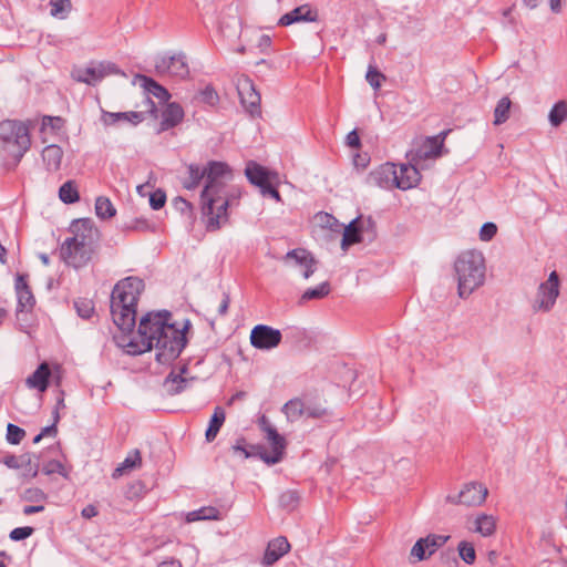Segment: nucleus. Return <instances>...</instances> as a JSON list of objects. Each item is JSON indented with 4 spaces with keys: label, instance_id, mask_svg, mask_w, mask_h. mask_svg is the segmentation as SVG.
Masks as SVG:
<instances>
[{
    "label": "nucleus",
    "instance_id": "f257e3e1",
    "mask_svg": "<svg viewBox=\"0 0 567 567\" xmlns=\"http://www.w3.org/2000/svg\"><path fill=\"white\" fill-rule=\"evenodd\" d=\"M143 290L144 282L137 277L124 278L114 286L111 293V315L122 332L121 336H115L116 343L132 355L155 349L157 362L168 364L185 348V332L189 322L177 326L166 310L148 312L140 320L137 336H128L136 323V306Z\"/></svg>",
    "mask_w": 567,
    "mask_h": 567
},
{
    "label": "nucleus",
    "instance_id": "f03ea898",
    "mask_svg": "<svg viewBox=\"0 0 567 567\" xmlns=\"http://www.w3.org/2000/svg\"><path fill=\"white\" fill-rule=\"evenodd\" d=\"M188 177L183 185L187 189H195L203 178L206 179L202 192L203 214L208 217L207 227L217 229L221 219L226 218L228 200L224 193V187L231 174L228 166L221 162H209L204 168L190 164L187 166Z\"/></svg>",
    "mask_w": 567,
    "mask_h": 567
},
{
    "label": "nucleus",
    "instance_id": "7ed1b4c3",
    "mask_svg": "<svg viewBox=\"0 0 567 567\" xmlns=\"http://www.w3.org/2000/svg\"><path fill=\"white\" fill-rule=\"evenodd\" d=\"M460 298L470 297L485 280V259L481 251H463L454 262Z\"/></svg>",
    "mask_w": 567,
    "mask_h": 567
},
{
    "label": "nucleus",
    "instance_id": "20e7f679",
    "mask_svg": "<svg viewBox=\"0 0 567 567\" xmlns=\"http://www.w3.org/2000/svg\"><path fill=\"white\" fill-rule=\"evenodd\" d=\"M7 151L18 164L31 146L28 126L18 121L0 123V146Z\"/></svg>",
    "mask_w": 567,
    "mask_h": 567
},
{
    "label": "nucleus",
    "instance_id": "39448f33",
    "mask_svg": "<svg viewBox=\"0 0 567 567\" xmlns=\"http://www.w3.org/2000/svg\"><path fill=\"white\" fill-rule=\"evenodd\" d=\"M449 131H443L435 136L425 137L413 150L408 153V158L414 164L423 167V162L435 159L443 153L444 141Z\"/></svg>",
    "mask_w": 567,
    "mask_h": 567
},
{
    "label": "nucleus",
    "instance_id": "423d86ee",
    "mask_svg": "<svg viewBox=\"0 0 567 567\" xmlns=\"http://www.w3.org/2000/svg\"><path fill=\"white\" fill-rule=\"evenodd\" d=\"M559 296V277L556 271H551L548 279L538 287L533 309L535 311L548 312L551 310Z\"/></svg>",
    "mask_w": 567,
    "mask_h": 567
},
{
    "label": "nucleus",
    "instance_id": "0eeeda50",
    "mask_svg": "<svg viewBox=\"0 0 567 567\" xmlns=\"http://www.w3.org/2000/svg\"><path fill=\"white\" fill-rule=\"evenodd\" d=\"M120 73L114 63L97 62L91 63L86 68H76L72 71L73 80L87 85H96L105 76Z\"/></svg>",
    "mask_w": 567,
    "mask_h": 567
},
{
    "label": "nucleus",
    "instance_id": "6e6552de",
    "mask_svg": "<svg viewBox=\"0 0 567 567\" xmlns=\"http://www.w3.org/2000/svg\"><path fill=\"white\" fill-rule=\"evenodd\" d=\"M154 66L158 75L185 79L189 74L186 56L183 53L158 55L155 59Z\"/></svg>",
    "mask_w": 567,
    "mask_h": 567
},
{
    "label": "nucleus",
    "instance_id": "1a4fd4ad",
    "mask_svg": "<svg viewBox=\"0 0 567 567\" xmlns=\"http://www.w3.org/2000/svg\"><path fill=\"white\" fill-rule=\"evenodd\" d=\"M284 264L293 269H298L305 279H309L310 276L317 269V260L310 251L305 248H296L288 251L284 258Z\"/></svg>",
    "mask_w": 567,
    "mask_h": 567
},
{
    "label": "nucleus",
    "instance_id": "9d476101",
    "mask_svg": "<svg viewBox=\"0 0 567 567\" xmlns=\"http://www.w3.org/2000/svg\"><path fill=\"white\" fill-rule=\"evenodd\" d=\"M236 89L240 99L241 105L250 115L260 113V94L256 91L252 81L241 74L236 78Z\"/></svg>",
    "mask_w": 567,
    "mask_h": 567
},
{
    "label": "nucleus",
    "instance_id": "9b49d317",
    "mask_svg": "<svg viewBox=\"0 0 567 567\" xmlns=\"http://www.w3.org/2000/svg\"><path fill=\"white\" fill-rule=\"evenodd\" d=\"M71 233L73 237L69 239L82 248L94 250L95 244L99 239V230L93 226L90 219H79L72 223Z\"/></svg>",
    "mask_w": 567,
    "mask_h": 567
},
{
    "label": "nucleus",
    "instance_id": "f8f14e48",
    "mask_svg": "<svg viewBox=\"0 0 567 567\" xmlns=\"http://www.w3.org/2000/svg\"><path fill=\"white\" fill-rule=\"evenodd\" d=\"M281 339L280 330L266 324H257L250 332V343L259 350H271L280 344Z\"/></svg>",
    "mask_w": 567,
    "mask_h": 567
},
{
    "label": "nucleus",
    "instance_id": "ddd939ff",
    "mask_svg": "<svg viewBox=\"0 0 567 567\" xmlns=\"http://www.w3.org/2000/svg\"><path fill=\"white\" fill-rule=\"evenodd\" d=\"M398 167L393 163H385L372 169L365 178L369 186L392 189L396 187Z\"/></svg>",
    "mask_w": 567,
    "mask_h": 567
},
{
    "label": "nucleus",
    "instance_id": "4468645a",
    "mask_svg": "<svg viewBox=\"0 0 567 567\" xmlns=\"http://www.w3.org/2000/svg\"><path fill=\"white\" fill-rule=\"evenodd\" d=\"M487 493V488L484 485L471 482L465 484L456 496L449 495L446 502L466 506H478L484 503Z\"/></svg>",
    "mask_w": 567,
    "mask_h": 567
},
{
    "label": "nucleus",
    "instance_id": "2eb2a0df",
    "mask_svg": "<svg viewBox=\"0 0 567 567\" xmlns=\"http://www.w3.org/2000/svg\"><path fill=\"white\" fill-rule=\"evenodd\" d=\"M245 175L250 184L259 188L260 194L271 184L279 182L278 173L269 171L256 162H248Z\"/></svg>",
    "mask_w": 567,
    "mask_h": 567
},
{
    "label": "nucleus",
    "instance_id": "dca6fc26",
    "mask_svg": "<svg viewBox=\"0 0 567 567\" xmlns=\"http://www.w3.org/2000/svg\"><path fill=\"white\" fill-rule=\"evenodd\" d=\"M92 252V250L82 248L80 245L71 241L68 238L64 240L60 248V256L63 261L74 268L86 265L91 259Z\"/></svg>",
    "mask_w": 567,
    "mask_h": 567
},
{
    "label": "nucleus",
    "instance_id": "f3484780",
    "mask_svg": "<svg viewBox=\"0 0 567 567\" xmlns=\"http://www.w3.org/2000/svg\"><path fill=\"white\" fill-rule=\"evenodd\" d=\"M266 439L271 445V452L261 451L258 447L259 457L267 464H277L282 460L284 451L286 449V440L280 435L275 427L267 429Z\"/></svg>",
    "mask_w": 567,
    "mask_h": 567
},
{
    "label": "nucleus",
    "instance_id": "a211bd4d",
    "mask_svg": "<svg viewBox=\"0 0 567 567\" xmlns=\"http://www.w3.org/2000/svg\"><path fill=\"white\" fill-rule=\"evenodd\" d=\"M365 224L368 228H373V223L371 221V219L363 221L359 217L351 220L344 227L341 240V248L343 250H347L350 246L362 241V233L365 229Z\"/></svg>",
    "mask_w": 567,
    "mask_h": 567
},
{
    "label": "nucleus",
    "instance_id": "6ab92c4d",
    "mask_svg": "<svg viewBox=\"0 0 567 567\" xmlns=\"http://www.w3.org/2000/svg\"><path fill=\"white\" fill-rule=\"evenodd\" d=\"M318 19V12L311 8L310 4H302L290 12L284 14L278 24L281 27H288L299 22H313Z\"/></svg>",
    "mask_w": 567,
    "mask_h": 567
},
{
    "label": "nucleus",
    "instance_id": "aec40b11",
    "mask_svg": "<svg viewBox=\"0 0 567 567\" xmlns=\"http://www.w3.org/2000/svg\"><path fill=\"white\" fill-rule=\"evenodd\" d=\"M420 167L419 164H414L411 161L409 164L400 165L398 168L396 188L406 190L415 187L421 181Z\"/></svg>",
    "mask_w": 567,
    "mask_h": 567
},
{
    "label": "nucleus",
    "instance_id": "412c9836",
    "mask_svg": "<svg viewBox=\"0 0 567 567\" xmlns=\"http://www.w3.org/2000/svg\"><path fill=\"white\" fill-rule=\"evenodd\" d=\"M193 380V377H188L187 368L183 367L178 373L173 371L166 377L164 389L169 395H176L187 389Z\"/></svg>",
    "mask_w": 567,
    "mask_h": 567
},
{
    "label": "nucleus",
    "instance_id": "4be33fe9",
    "mask_svg": "<svg viewBox=\"0 0 567 567\" xmlns=\"http://www.w3.org/2000/svg\"><path fill=\"white\" fill-rule=\"evenodd\" d=\"M290 549V544L288 543L286 537H277L268 543L266 548L262 564L265 566H270L279 560L284 555H286Z\"/></svg>",
    "mask_w": 567,
    "mask_h": 567
},
{
    "label": "nucleus",
    "instance_id": "5701e85b",
    "mask_svg": "<svg viewBox=\"0 0 567 567\" xmlns=\"http://www.w3.org/2000/svg\"><path fill=\"white\" fill-rule=\"evenodd\" d=\"M16 291L18 298V311L31 310L35 303V299L28 287L25 277L19 275L16 279Z\"/></svg>",
    "mask_w": 567,
    "mask_h": 567
},
{
    "label": "nucleus",
    "instance_id": "b1692460",
    "mask_svg": "<svg viewBox=\"0 0 567 567\" xmlns=\"http://www.w3.org/2000/svg\"><path fill=\"white\" fill-rule=\"evenodd\" d=\"M183 118H184L183 107L176 102L168 103L162 113V122H161L159 132H164V131L175 127L183 121Z\"/></svg>",
    "mask_w": 567,
    "mask_h": 567
},
{
    "label": "nucleus",
    "instance_id": "393cba45",
    "mask_svg": "<svg viewBox=\"0 0 567 567\" xmlns=\"http://www.w3.org/2000/svg\"><path fill=\"white\" fill-rule=\"evenodd\" d=\"M51 371L47 362L41 363L38 369L27 378L25 384L30 389L44 392L48 389Z\"/></svg>",
    "mask_w": 567,
    "mask_h": 567
},
{
    "label": "nucleus",
    "instance_id": "a878e982",
    "mask_svg": "<svg viewBox=\"0 0 567 567\" xmlns=\"http://www.w3.org/2000/svg\"><path fill=\"white\" fill-rule=\"evenodd\" d=\"M135 82L138 83L147 94L155 96L161 102H166L171 97L169 92L164 86L154 81L152 78H148L143 74H137L135 76Z\"/></svg>",
    "mask_w": 567,
    "mask_h": 567
},
{
    "label": "nucleus",
    "instance_id": "bb28decb",
    "mask_svg": "<svg viewBox=\"0 0 567 567\" xmlns=\"http://www.w3.org/2000/svg\"><path fill=\"white\" fill-rule=\"evenodd\" d=\"M144 114L142 112H103L102 121L105 125H114L121 121L131 123L132 125H137L138 123L143 122Z\"/></svg>",
    "mask_w": 567,
    "mask_h": 567
},
{
    "label": "nucleus",
    "instance_id": "cd10ccee",
    "mask_svg": "<svg viewBox=\"0 0 567 567\" xmlns=\"http://www.w3.org/2000/svg\"><path fill=\"white\" fill-rule=\"evenodd\" d=\"M63 150L55 144H51L44 147L42 151V158L48 171L56 172L62 162Z\"/></svg>",
    "mask_w": 567,
    "mask_h": 567
},
{
    "label": "nucleus",
    "instance_id": "c85d7f7f",
    "mask_svg": "<svg viewBox=\"0 0 567 567\" xmlns=\"http://www.w3.org/2000/svg\"><path fill=\"white\" fill-rule=\"evenodd\" d=\"M226 420V413L221 406H216L210 417L205 436L207 442H213Z\"/></svg>",
    "mask_w": 567,
    "mask_h": 567
},
{
    "label": "nucleus",
    "instance_id": "c756f323",
    "mask_svg": "<svg viewBox=\"0 0 567 567\" xmlns=\"http://www.w3.org/2000/svg\"><path fill=\"white\" fill-rule=\"evenodd\" d=\"M142 458L138 450H134L125 457V460L114 470L113 477H120L125 472L141 465Z\"/></svg>",
    "mask_w": 567,
    "mask_h": 567
},
{
    "label": "nucleus",
    "instance_id": "7c9ffc66",
    "mask_svg": "<svg viewBox=\"0 0 567 567\" xmlns=\"http://www.w3.org/2000/svg\"><path fill=\"white\" fill-rule=\"evenodd\" d=\"M567 120V101H558L549 111L548 121L553 127H558Z\"/></svg>",
    "mask_w": 567,
    "mask_h": 567
},
{
    "label": "nucleus",
    "instance_id": "2f4dec72",
    "mask_svg": "<svg viewBox=\"0 0 567 567\" xmlns=\"http://www.w3.org/2000/svg\"><path fill=\"white\" fill-rule=\"evenodd\" d=\"M282 412L290 422H295L305 416V402L300 399H292L284 405Z\"/></svg>",
    "mask_w": 567,
    "mask_h": 567
},
{
    "label": "nucleus",
    "instance_id": "473e14b6",
    "mask_svg": "<svg viewBox=\"0 0 567 567\" xmlns=\"http://www.w3.org/2000/svg\"><path fill=\"white\" fill-rule=\"evenodd\" d=\"M496 527L495 518L492 515L482 514L475 519V532L487 537L494 534Z\"/></svg>",
    "mask_w": 567,
    "mask_h": 567
},
{
    "label": "nucleus",
    "instance_id": "72a5a7b5",
    "mask_svg": "<svg viewBox=\"0 0 567 567\" xmlns=\"http://www.w3.org/2000/svg\"><path fill=\"white\" fill-rule=\"evenodd\" d=\"M511 105L512 102L507 96L502 97L497 102L494 110V125H501L509 118Z\"/></svg>",
    "mask_w": 567,
    "mask_h": 567
},
{
    "label": "nucleus",
    "instance_id": "f704fd0d",
    "mask_svg": "<svg viewBox=\"0 0 567 567\" xmlns=\"http://www.w3.org/2000/svg\"><path fill=\"white\" fill-rule=\"evenodd\" d=\"M95 213L99 218L109 219L115 216L116 209L107 197L100 196L95 200Z\"/></svg>",
    "mask_w": 567,
    "mask_h": 567
},
{
    "label": "nucleus",
    "instance_id": "c9c22d12",
    "mask_svg": "<svg viewBox=\"0 0 567 567\" xmlns=\"http://www.w3.org/2000/svg\"><path fill=\"white\" fill-rule=\"evenodd\" d=\"M59 197L65 204H73L80 199L76 185L73 181H68L61 185Z\"/></svg>",
    "mask_w": 567,
    "mask_h": 567
},
{
    "label": "nucleus",
    "instance_id": "e433bc0d",
    "mask_svg": "<svg viewBox=\"0 0 567 567\" xmlns=\"http://www.w3.org/2000/svg\"><path fill=\"white\" fill-rule=\"evenodd\" d=\"M449 538H450V536L435 535V534H430L426 537H424L423 538L424 547H425L427 556H431L440 547H442L449 540Z\"/></svg>",
    "mask_w": 567,
    "mask_h": 567
},
{
    "label": "nucleus",
    "instance_id": "4c0bfd02",
    "mask_svg": "<svg viewBox=\"0 0 567 567\" xmlns=\"http://www.w3.org/2000/svg\"><path fill=\"white\" fill-rule=\"evenodd\" d=\"M51 16L65 19L72 9L71 0H50Z\"/></svg>",
    "mask_w": 567,
    "mask_h": 567
},
{
    "label": "nucleus",
    "instance_id": "58836bf2",
    "mask_svg": "<svg viewBox=\"0 0 567 567\" xmlns=\"http://www.w3.org/2000/svg\"><path fill=\"white\" fill-rule=\"evenodd\" d=\"M220 519V513L216 507H202L188 514V520Z\"/></svg>",
    "mask_w": 567,
    "mask_h": 567
},
{
    "label": "nucleus",
    "instance_id": "ea45409f",
    "mask_svg": "<svg viewBox=\"0 0 567 567\" xmlns=\"http://www.w3.org/2000/svg\"><path fill=\"white\" fill-rule=\"evenodd\" d=\"M330 292V285L328 281L321 282L319 286L315 288L307 289L302 296V300H312V299H321L328 296Z\"/></svg>",
    "mask_w": 567,
    "mask_h": 567
},
{
    "label": "nucleus",
    "instance_id": "a19ab883",
    "mask_svg": "<svg viewBox=\"0 0 567 567\" xmlns=\"http://www.w3.org/2000/svg\"><path fill=\"white\" fill-rule=\"evenodd\" d=\"M125 228L127 230L144 233V231H153L155 229V226L148 219H146L144 217H140V218H134L131 221H128L125 225Z\"/></svg>",
    "mask_w": 567,
    "mask_h": 567
},
{
    "label": "nucleus",
    "instance_id": "79ce46f5",
    "mask_svg": "<svg viewBox=\"0 0 567 567\" xmlns=\"http://www.w3.org/2000/svg\"><path fill=\"white\" fill-rule=\"evenodd\" d=\"M460 557L466 563V564H473L476 558L475 548L474 546L468 542H461L457 546Z\"/></svg>",
    "mask_w": 567,
    "mask_h": 567
},
{
    "label": "nucleus",
    "instance_id": "37998d69",
    "mask_svg": "<svg viewBox=\"0 0 567 567\" xmlns=\"http://www.w3.org/2000/svg\"><path fill=\"white\" fill-rule=\"evenodd\" d=\"M365 80L374 90H378L381 87L382 81L385 80V76L380 71H378L374 65L370 64L368 66Z\"/></svg>",
    "mask_w": 567,
    "mask_h": 567
},
{
    "label": "nucleus",
    "instance_id": "c03bdc74",
    "mask_svg": "<svg viewBox=\"0 0 567 567\" xmlns=\"http://www.w3.org/2000/svg\"><path fill=\"white\" fill-rule=\"evenodd\" d=\"M78 315L83 319H89L94 312V306L91 300L81 299L74 302Z\"/></svg>",
    "mask_w": 567,
    "mask_h": 567
},
{
    "label": "nucleus",
    "instance_id": "a18cd8bd",
    "mask_svg": "<svg viewBox=\"0 0 567 567\" xmlns=\"http://www.w3.org/2000/svg\"><path fill=\"white\" fill-rule=\"evenodd\" d=\"M25 432L23 429L19 427L18 425H14L12 423H9L7 426V440L11 444H19L22 439L24 437Z\"/></svg>",
    "mask_w": 567,
    "mask_h": 567
},
{
    "label": "nucleus",
    "instance_id": "49530a36",
    "mask_svg": "<svg viewBox=\"0 0 567 567\" xmlns=\"http://www.w3.org/2000/svg\"><path fill=\"white\" fill-rule=\"evenodd\" d=\"M299 496L295 491H287L280 495V505L285 508L292 509L297 505Z\"/></svg>",
    "mask_w": 567,
    "mask_h": 567
},
{
    "label": "nucleus",
    "instance_id": "de8ad7c7",
    "mask_svg": "<svg viewBox=\"0 0 567 567\" xmlns=\"http://www.w3.org/2000/svg\"><path fill=\"white\" fill-rule=\"evenodd\" d=\"M42 471L47 475L54 474V473H58V474H60V475H62L64 477L68 475L63 464L60 461H56V460H52V461L47 462L43 465Z\"/></svg>",
    "mask_w": 567,
    "mask_h": 567
},
{
    "label": "nucleus",
    "instance_id": "09e8293b",
    "mask_svg": "<svg viewBox=\"0 0 567 567\" xmlns=\"http://www.w3.org/2000/svg\"><path fill=\"white\" fill-rule=\"evenodd\" d=\"M327 414V410L320 405L305 402V416L311 419H320Z\"/></svg>",
    "mask_w": 567,
    "mask_h": 567
},
{
    "label": "nucleus",
    "instance_id": "8fccbe9b",
    "mask_svg": "<svg viewBox=\"0 0 567 567\" xmlns=\"http://www.w3.org/2000/svg\"><path fill=\"white\" fill-rule=\"evenodd\" d=\"M166 203V195L163 190L157 189L150 195V205L153 209H161Z\"/></svg>",
    "mask_w": 567,
    "mask_h": 567
},
{
    "label": "nucleus",
    "instance_id": "3c124183",
    "mask_svg": "<svg viewBox=\"0 0 567 567\" xmlns=\"http://www.w3.org/2000/svg\"><path fill=\"white\" fill-rule=\"evenodd\" d=\"M497 233V226L494 223H485L480 230V239L489 241Z\"/></svg>",
    "mask_w": 567,
    "mask_h": 567
},
{
    "label": "nucleus",
    "instance_id": "603ef678",
    "mask_svg": "<svg viewBox=\"0 0 567 567\" xmlns=\"http://www.w3.org/2000/svg\"><path fill=\"white\" fill-rule=\"evenodd\" d=\"M33 533V528L25 526V527H17L10 532V539L14 542L23 540L28 537H30Z\"/></svg>",
    "mask_w": 567,
    "mask_h": 567
},
{
    "label": "nucleus",
    "instance_id": "864d4df0",
    "mask_svg": "<svg viewBox=\"0 0 567 567\" xmlns=\"http://www.w3.org/2000/svg\"><path fill=\"white\" fill-rule=\"evenodd\" d=\"M200 95H202L203 102H205L206 104L212 105V106L217 104V102L219 100L217 92L210 86L205 87L202 91Z\"/></svg>",
    "mask_w": 567,
    "mask_h": 567
},
{
    "label": "nucleus",
    "instance_id": "5fc2aeb1",
    "mask_svg": "<svg viewBox=\"0 0 567 567\" xmlns=\"http://www.w3.org/2000/svg\"><path fill=\"white\" fill-rule=\"evenodd\" d=\"M411 556L417 558V560H424L427 558V554L424 547L423 538H420L411 549Z\"/></svg>",
    "mask_w": 567,
    "mask_h": 567
},
{
    "label": "nucleus",
    "instance_id": "6e6d98bb",
    "mask_svg": "<svg viewBox=\"0 0 567 567\" xmlns=\"http://www.w3.org/2000/svg\"><path fill=\"white\" fill-rule=\"evenodd\" d=\"M28 458L27 456H14V455H8L4 457L3 463L9 468H21L23 467V461Z\"/></svg>",
    "mask_w": 567,
    "mask_h": 567
},
{
    "label": "nucleus",
    "instance_id": "4d7b16f0",
    "mask_svg": "<svg viewBox=\"0 0 567 567\" xmlns=\"http://www.w3.org/2000/svg\"><path fill=\"white\" fill-rule=\"evenodd\" d=\"M21 456H27L23 461V467H28V471L31 473L32 476H37L39 472V465L32 461L33 455L30 453L22 454Z\"/></svg>",
    "mask_w": 567,
    "mask_h": 567
},
{
    "label": "nucleus",
    "instance_id": "13d9d810",
    "mask_svg": "<svg viewBox=\"0 0 567 567\" xmlns=\"http://www.w3.org/2000/svg\"><path fill=\"white\" fill-rule=\"evenodd\" d=\"M278 185V183H271L262 193L261 195L262 196H270L272 197L276 202H281V196L279 194V192L277 190L276 186Z\"/></svg>",
    "mask_w": 567,
    "mask_h": 567
},
{
    "label": "nucleus",
    "instance_id": "bf43d9fd",
    "mask_svg": "<svg viewBox=\"0 0 567 567\" xmlns=\"http://www.w3.org/2000/svg\"><path fill=\"white\" fill-rule=\"evenodd\" d=\"M59 421V413L55 411L54 412V423L49 425V426H45L42 429V431L40 432L43 436H55L56 435V422Z\"/></svg>",
    "mask_w": 567,
    "mask_h": 567
},
{
    "label": "nucleus",
    "instance_id": "052dcab7",
    "mask_svg": "<svg viewBox=\"0 0 567 567\" xmlns=\"http://www.w3.org/2000/svg\"><path fill=\"white\" fill-rule=\"evenodd\" d=\"M346 142L348 146L352 148H358L360 146V137L357 131H351L350 133H348Z\"/></svg>",
    "mask_w": 567,
    "mask_h": 567
},
{
    "label": "nucleus",
    "instance_id": "680f3d73",
    "mask_svg": "<svg viewBox=\"0 0 567 567\" xmlns=\"http://www.w3.org/2000/svg\"><path fill=\"white\" fill-rule=\"evenodd\" d=\"M233 450L236 453H240L244 456V458H248L251 456V453L246 449L245 441L243 439L236 442V444L233 446Z\"/></svg>",
    "mask_w": 567,
    "mask_h": 567
},
{
    "label": "nucleus",
    "instance_id": "e2e57ef3",
    "mask_svg": "<svg viewBox=\"0 0 567 567\" xmlns=\"http://www.w3.org/2000/svg\"><path fill=\"white\" fill-rule=\"evenodd\" d=\"M229 303H230V298H229L228 293H224L223 300L217 309V312L219 316H225L227 313Z\"/></svg>",
    "mask_w": 567,
    "mask_h": 567
},
{
    "label": "nucleus",
    "instance_id": "0e129e2a",
    "mask_svg": "<svg viewBox=\"0 0 567 567\" xmlns=\"http://www.w3.org/2000/svg\"><path fill=\"white\" fill-rule=\"evenodd\" d=\"M97 515V511L93 505H87L82 509V516L85 518H92Z\"/></svg>",
    "mask_w": 567,
    "mask_h": 567
},
{
    "label": "nucleus",
    "instance_id": "69168bd1",
    "mask_svg": "<svg viewBox=\"0 0 567 567\" xmlns=\"http://www.w3.org/2000/svg\"><path fill=\"white\" fill-rule=\"evenodd\" d=\"M44 509L42 505H28L23 508V514L31 515L34 513H40Z\"/></svg>",
    "mask_w": 567,
    "mask_h": 567
},
{
    "label": "nucleus",
    "instance_id": "338daca9",
    "mask_svg": "<svg viewBox=\"0 0 567 567\" xmlns=\"http://www.w3.org/2000/svg\"><path fill=\"white\" fill-rule=\"evenodd\" d=\"M564 0H549L550 10L554 13H559L563 8Z\"/></svg>",
    "mask_w": 567,
    "mask_h": 567
},
{
    "label": "nucleus",
    "instance_id": "774afa93",
    "mask_svg": "<svg viewBox=\"0 0 567 567\" xmlns=\"http://www.w3.org/2000/svg\"><path fill=\"white\" fill-rule=\"evenodd\" d=\"M157 567H182V564L176 559H169L161 563Z\"/></svg>",
    "mask_w": 567,
    "mask_h": 567
}]
</instances>
